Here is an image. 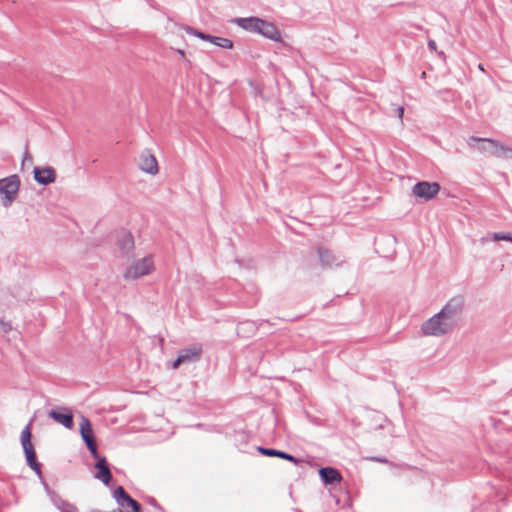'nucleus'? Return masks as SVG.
I'll list each match as a JSON object with an SVG mask.
<instances>
[{"label":"nucleus","mask_w":512,"mask_h":512,"mask_svg":"<svg viewBox=\"0 0 512 512\" xmlns=\"http://www.w3.org/2000/svg\"><path fill=\"white\" fill-rule=\"evenodd\" d=\"M20 187L18 175H10L0 179V197L4 207H10L15 201Z\"/></svg>","instance_id":"obj_1"},{"label":"nucleus","mask_w":512,"mask_h":512,"mask_svg":"<svg viewBox=\"0 0 512 512\" xmlns=\"http://www.w3.org/2000/svg\"><path fill=\"white\" fill-rule=\"evenodd\" d=\"M33 420H30L27 426L22 430L20 435L21 444L25 453L26 461L28 466L39 476H41V464L36 460V454L34 447L31 443V424Z\"/></svg>","instance_id":"obj_2"},{"label":"nucleus","mask_w":512,"mask_h":512,"mask_svg":"<svg viewBox=\"0 0 512 512\" xmlns=\"http://www.w3.org/2000/svg\"><path fill=\"white\" fill-rule=\"evenodd\" d=\"M464 308V300L462 297H454L450 299L445 306L438 312L442 318L450 325L453 329L460 316L462 314Z\"/></svg>","instance_id":"obj_3"},{"label":"nucleus","mask_w":512,"mask_h":512,"mask_svg":"<svg viewBox=\"0 0 512 512\" xmlns=\"http://www.w3.org/2000/svg\"><path fill=\"white\" fill-rule=\"evenodd\" d=\"M451 330L452 328L450 325L442 318L439 313L426 320L421 326V331L426 336L439 337L447 334Z\"/></svg>","instance_id":"obj_4"},{"label":"nucleus","mask_w":512,"mask_h":512,"mask_svg":"<svg viewBox=\"0 0 512 512\" xmlns=\"http://www.w3.org/2000/svg\"><path fill=\"white\" fill-rule=\"evenodd\" d=\"M154 270V263L151 256H146L134 262L125 271L123 277L125 280H136L140 277L150 274Z\"/></svg>","instance_id":"obj_5"},{"label":"nucleus","mask_w":512,"mask_h":512,"mask_svg":"<svg viewBox=\"0 0 512 512\" xmlns=\"http://www.w3.org/2000/svg\"><path fill=\"white\" fill-rule=\"evenodd\" d=\"M80 434L93 458H99L97 443L93 429L88 418L82 417L80 422Z\"/></svg>","instance_id":"obj_6"},{"label":"nucleus","mask_w":512,"mask_h":512,"mask_svg":"<svg viewBox=\"0 0 512 512\" xmlns=\"http://www.w3.org/2000/svg\"><path fill=\"white\" fill-rule=\"evenodd\" d=\"M202 345L201 344H193L190 347L181 349L179 351L177 359L174 361L172 368L177 369L182 363H193L200 359L202 355Z\"/></svg>","instance_id":"obj_7"},{"label":"nucleus","mask_w":512,"mask_h":512,"mask_svg":"<svg viewBox=\"0 0 512 512\" xmlns=\"http://www.w3.org/2000/svg\"><path fill=\"white\" fill-rule=\"evenodd\" d=\"M440 191L437 182L421 181L413 186V195L426 201L433 199Z\"/></svg>","instance_id":"obj_8"},{"label":"nucleus","mask_w":512,"mask_h":512,"mask_svg":"<svg viewBox=\"0 0 512 512\" xmlns=\"http://www.w3.org/2000/svg\"><path fill=\"white\" fill-rule=\"evenodd\" d=\"M492 142H498L491 138H481L471 136L468 140V146L472 149H477L481 153L489 154L496 157L497 148Z\"/></svg>","instance_id":"obj_9"},{"label":"nucleus","mask_w":512,"mask_h":512,"mask_svg":"<svg viewBox=\"0 0 512 512\" xmlns=\"http://www.w3.org/2000/svg\"><path fill=\"white\" fill-rule=\"evenodd\" d=\"M97 460L95 464L96 472L94 473V478L101 481L104 485L109 486L112 480V473L108 467L107 460L105 457L95 458Z\"/></svg>","instance_id":"obj_10"},{"label":"nucleus","mask_w":512,"mask_h":512,"mask_svg":"<svg viewBox=\"0 0 512 512\" xmlns=\"http://www.w3.org/2000/svg\"><path fill=\"white\" fill-rule=\"evenodd\" d=\"M33 173L35 181L41 185H48L56 179V171L51 166L35 167Z\"/></svg>","instance_id":"obj_11"},{"label":"nucleus","mask_w":512,"mask_h":512,"mask_svg":"<svg viewBox=\"0 0 512 512\" xmlns=\"http://www.w3.org/2000/svg\"><path fill=\"white\" fill-rule=\"evenodd\" d=\"M49 417L62 424L65 428L71 429L73 427V415L66 407H61L58 410H51L49 412Z\"/></svg>","instance_id":"obj_12"},{"label":"nucleus","mask_w":512,"mask_h":512,"mask_svg":"<svg viewBox=\"0 0 512 512\" xmlns=\"http://www.w3.org/2000/svg\"><path fill=\"white\" fill-rule=\"evenodd\" d=\"M140 169L148 174L155 175L158 173V163L153 154L149 150L142 152L140 156Z\"/></svg>","instance_id":"obj_13"},{"label":"nucleus","mask_w":512,"mask_h":512,"mask_svg":"<svg viewBox=\"0 0 512 512\" xmlns=\"http://www.w3.org/2000/svg\"><path fill=\"white\" fill-rule=\"evenodd\" d=\"M318 255H319L321 265L324 268L337 267V266H340L344 262V260L339 259L335 255H333L332 252L329 251L328 249L319 248Z\"/></svg>","instance_id":"obj_14"},{"label":"nucleus","mask_w":512,"mask_h":512,"mask_svg":"<svg viewBox=\"0 0 512 512\" xmlns=\"http://www.w3.org/2000/svg\"><path fill=\"white\" fill-rule=\"evenodd\" d=\"M257 33L273 41H281V34L279 30L271 22H267L261 19Z\"/></svg>","instance_id":"obj_15"},{"label":"nucleus","mask_w":512,"mask_h":512,"mask_svg":"<svg viewBox=\"0 0 512 512\" xmlns=\"http://www.w3.org/2000/svg\"><path fill=\"white\" fill-rule=\"evenodd\" d=\"M118 247L123 255L129 257L134 250V239L131 233L123 232L117 241Z\"/></svg>","instance_id":"obj_16"},{"label":"nucleus","mask_w":512,"mask_h":512,"mask_svg":"<svg viewBox=\"0 0 512 512\" xmlns=\"http://www.w3.org/2000/svg\"><path fill=\"white\" fill-rule=\"evenodd\" d=\"M322 481L326 484H333L341 481L340 472L332 467H323L319 470Z\"/></svg>","instance_id":"obj_17"},{"label":"nucleus","mask_w":512,"mask_h":512,"mask_svg":"<svg viewBox=\"0 0 512 512\" xmlns=\"http://www.w3.org/2000/svg\"><path fill=\"white\" fill-rule=\"evenodd\" d=\"M257 449L264 456L279 457V458L288 460L294 464H297L299 462L298 459L295 458L293 455L288 454L284 451H280V450H276V449H272V448H264L261 446H259Z\"/></svg>","instance_id":"obj_18"},{"label":"nucleus","mask_w":512,"mask_h":512,"mask_svg":"<svg viewBox=\"0 0 512 512\" xmlns=\"http://www.w3.org/2000/svg\"><path fill=\"white\" fill-rule=\"evenodd\" d=\"M261 19L257 17L236 18L234 22L244 30L258 32Z\"/></svg>","instance_id":"obj_19"},{"label":"nucleus","mask_w":512,"mask_h":512,"mask_svg":"<svg viewBox=\"0 0 512 512\" xmlns=\"http://www.w3.org/2000/svg\"><path fill=\"white\" fill-rule=\"evenodd\" d=\"M489 239L493 241H509L512 242V234L508 232H493L480 239L481 244H485Z\"/></svg>","instance_id":"obj_20"},{"label":"nucleus","mask_w":512,"mask_h":512,"mask_svg":"<svg viewBox=\"0 0 512 512\" xmlns=\"http://www.w3.org/2000/svg\"><path fill=\"white\" fill-rule=\"evenodd\" d=\"M497 148V158L501 159H512V147L506 146L501 142H492Z\"/></svg>","instance_id":"obj_21"},{"label":"nucleus","mask_w":512,"mask_h":512,"mask_svg":"<svg viewBox=\"0 0 512 512\" xmlns=\"http://www.w3.org/2000/svg\"><path fill=\"white\" fill-rule=\"evenodd\" d=\"M209 42L215 46H218V47H221L224 49H231L233 47V42L228 38L210 35Z\"/></svg>","instance_id":"obj_22"},{"label":"nucleus","mask_w":512,"mask_h":512,"mask_svg":"<svg viewBox=\"0 0 512 512\" xmlns=\"http://www.w3.org/2000/svg\"><path fill=\"white\" fill-rule=\"evenodd\" d=\"M54 504L60 510V512H76L77 511V508L74 505H72L62 499L55 500Z\"/></svg>","instance_id":"obj_23"},{"label":"nucleus","mask_w":512,"mask_h":512,"mask_svg":"<svg viewBox=\"0 0 512 512\" xmlns=\"http://www.w3.org/2000/svg\"><path fill=\"white\" fill-rule=\"evenodd\" d=\"M113 497L119 506L123 505L129 495L126 493L122 486H118L113 492Z\"/></svg>","instance_id":"obj_24"},{"label":"nucleus","mask_w":512,"mask_h":512,"mask_svg":"<svg viewBox=\"0 0 512 512\" xmlns=\"http://www.w3.org/2000/svg\"><path fill=\"white\" fill-rule=\"evenodd\" d=\"M186 33L190 34V35H193V36H196L197 38L203 40V41H209L210 39V35L209 34H206L204 32H201V31H198L190 26H184L183 28Z\"/></svg>","instance_id":"obj_25"},{"label":"nucleus","mask_w":512,"mask_h":512,"mask_svg":"<svg viewBox=\"0 0 512 512\" xmlns=\"http://www.w3.org/2000/svg\"><path fill=\"white\" fill-rule=\"evenodd\" d=\"M123 509L131 508L132 512H140V504L132 499L130 496L127 497L126 501L123 502V505L120 506Z\"/></svg>","instance_id":"obj_26"},{"label":"nucleus","mask_w":512,"mask_h":512,"mask_svg":"<svg viewBox=\"0 0 512 512\" xmlns=\"http://www.w3.org/2000/svg\"><path fill=\"white\" fill-rule=\"evenodd\" d=\"M12 329V326L10 323L8 322H4L2 320H0V330L4 333H8L10 332Z\"/></svg>","instance_id":"obj_27"},{"label":"nucleus","mask_w":512,"mask_h":512,"mask_svg":"<svg viewBox=\"0 0 512 512\" xmlns=\"http://www.w3.org/2000/svg\"><path fill=\"white\" fill-rule=\"evenodd\" d=\"M147 502H148L150 505L154 506L155 508H157V509H161L160 505L158 504V502L156 501V499H155V498H153V497H147Z\"/></svg>","instance_id":"obj_28"},{"label":"nucleus","mask_w":512,"mask_h":512,"mask_svg":"<svg viewBox=\"0 0 512 512\" xmlns=\"http://www.w3.org/2000/svg\"><path fill=\"white\" fill-rule=\"evenodd\" d=\"M428 47L431 51H436L437 50V45H436V42L432 39H430L428 41Z\"/></svg>","instance_id":"obj_29"},{"label":"nucleus","mask_w":512,"mask_h":512,"mask_svg":"<svg viewBox=\"0 0 512 512\" xmlns=\"http://www.w3.org/2000/svg\"><path fill=\"white\" fill-rule=\"evenodd\" d=\"M397 111H398V117L400 119H402L403 114H404V108L403 107H398Z\"/></svg>","instance_id":"obj_30"},{"label":"nucleus","mask_w":512,"mask_h":512,"mask_svg":"<svg viewBox=\"0 0 512 512\" xmlns=\"http://www.w3.org/2000/svg\"><path fill=\"white\" fill-rule=\"evenodd\" d=\"M26 160H29L30 162H32V157L29 155V153H28V152H26V153H25V155H24L23 163H24Z\"/></svg>","instance_id":"obj_31"},{"label":"nucleus","mask_w":512,"mask_h":512,"mask_svg":"<svg viewBox=\"0 0 512 512\" xmlns=\"http://www.w3.org/2000/svg\"><path fill=\"white\" fill-rule=\"evenodd\" d=\"M372 460L381 462V463L387 462V460L385 458H379V457H373Z\"/></svg>","instance_id":"obj_32"},{"label":"nucleus","mask_w":512,"mask_h":512,"mask_svg":"<svg viewBox=\"0 0 512 512\" xmlns=\"http://www.w3.org/2000/svg\"><path fill=\"white\" fill-rule=\"evenodd\" d=\"M179 56L185 57V52L183 50H178Z\"/></svg>","instance_id":"obj_33"},{"label":"nucleus","mask_w":512,"mask_h":512,"mask_svg":"<svg viewBox=\"0 0 512 512\" xmlns=\"http://www.w3.org/2000/svg\"><path fill=\"white\" fill-rule=\"evenodd\" d=\"M478 68H479V70L484 71V66H483V64H479V65H478Z\"/></svg>","instance_id":"obj_34"}]
</instances>
